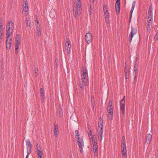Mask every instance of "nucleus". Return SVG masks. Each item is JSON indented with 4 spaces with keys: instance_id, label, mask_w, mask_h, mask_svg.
I'll use <instances>...</instances> for the list:
<instances>
[{
    "instance_id": "63",
    "label": "nucleus",
    "mask_w": 158,
    "mask_h": 158,
    "mask_svg": "<svg viewBox=\"0 0 158 158\" xmlns=\"http://www.w3.org/2000/svg\"><path fill=\"white\" fill-rule=\"evenodd\" d=\"M93 2H94V0H93Z\"/></svg>"
},
{
    "instance_id": "54",
    "label": "nucleus",
    "mask_w": 158,
    "mask_h": 158,
    "mask_svg": "<svg viewBox=\"0 0 158 158\" xmlns=\"http://www.w3.org/2000/svg\"><path fill=\"white\" fill-rule=\"evenodd\" d=\"M122 150H127L126 147H121Z\"/></svg>"
},
{
    "instance_id": "29",
    "label": "nucleus",
    "mask_w": 158,
    "mask_h": 158,
    "mask_svg": "<svg viewBox=\"0 0 158 158\" xmlns=\"http://www.w3.org/2000/svg\"><path fill=\"white\" fill-rule=\"evenodd\" d=\"M103 11L104 12H105L106 11H108L107 7V6H106L105 5H104L103 6Z\"/></svg>"
},
{
    "instance_id": "5",
    "label": "nucleus",
    "mask_w": 158,
    "mask_h": 158,
    "mask_svg": "<svg viewBox=\"0 0 158 158\" xmlns=\"http://www.w3.org/2000/svg\"><path fill=\"white\" fill-rule=\"evenodd\" d=\"M27 0H23V14L25 16H27L29 10Z\"/></svg>"
},
{
    "instance_id": "45",
    "label": "nucleus",
    "mask_w": 158,
    "mask_h": 158,
    "mask_svg": "<svg viewBox=\"0 0 158 158\" xmlns=\"http://www.w3.org/2000/svg\"><path fill=\"white\" fill-rule=\"evenodd\" d=\"M35 23H37V24H36V26H37V25H38V24H39V21L38 20H35Z\"/></svg>"
},
{
    "instance_id": "25",
    "label": "nucleus",
    "mask_w": 158,
    "mask_h": 158,
    "mask_svg": "<svg viewBox=\"0 0 158 158\" xmlns=\"http://www.w3.org/2000/svg\"><path fill=\"white\" fill-rule=\"evenodd\" d=\"M79 86L80 88V90L82 91L84 90V85L82 82H80L79 83Z\"/></svg>"
},
{
    "instance_id": "43",
    "label": "nucleus",
    "mask_w": 158,
    "mask_h": 158,
    "mask_svg": "<svg viewBox=\"0 0 158 158\" xmlns=\"http://www.w3.org/2000/svg\"><path fill=\"white\" fill-rule=\"evenodd\" d=\"M152 14L150 15V14H148L147 18L150 19L152 18Z\"/></svg>"
},
{
    "instance_id": "15",
    "label": "nucleus",
    "mask_w": 158,
    "mask_h": 158,
    "mask_svg": "<svg viewBox=\"0 0 158 158\" xmlns=\"http://www.w3.org/2000/svg\"><path fill=\"white\" fill-rule=\"evenodd\" d=\"M54 133L55 136L57 137L58 134V126L57 124H54Z\"/></svg>"
},
{
    "instance_id": "55",
    "label": "nucleus",
    "mask_w": 158,
    "mask_h": 158,
    "mask_svg": "<svg viewBox=\"0 0 158 158\" xmlns=\"http://www.w3.org/2000/svg\"><path fill=\"white\" fill-rule=\"evenodd\" d=\"M2 39V38H0V44H1V40Z\"/></svg>"
},
{
    "instance_id": "36",
    "label": "nucleus",
    "mask_w": 158,
    "mask_h": 158,
    "mask_svg": "<svg viewBox=\"0 0 158 158\" xmlns=\"http://www.w3.org/2000/svg\"><path fill=\"white\" fill-rule=\"evenodd\" d=\"M136 4V2L135 1H134L132 3V8L134 9L135 8V6Z\"/></svg>"
},
{
    "instance_id": "48",
    "label": "nucleus",
    "mask_w": 158,
    "mask_h": 158,
    "mask_svg": "<svg viewBox=\"0 0 158 158\" xmlns=\"http://www.w3.org/2000/svg\"><path fill=\"white\" fill-rule=\"evenodd\" d=\"M59 114L60 115V116H62L63 115V113L61 111H60L59 112Z\"/></svg>"
},
{
    "instance_id": "40",
    "label": "nucleus",
    "mask_w": 158,
    "mask_h": 158,
    "mask_svg": "<svg viewBox=\"0 0 158 158\" xmlns=\"http://www.w3.org/2000/svg\"><path fill=\"white\" fill-rule=\"evenodd\" d=\"M147 23H150V22L151 21L152 19V18H150V19L147 18Z\"/></svg>"
},
{
    "instance_id": "30",
    "label": "nucleus",
    "mask_w": 158,
    "mask_h": 158,
    "mask_svg": "<svg viewBox=\"0 0 158 158\" xmlns=\"http://www.w3.org/2000/svg\"><path fill=\"white\" fill-rule=\"evenodd\" d=\"M91 136H89V138L90 139V141H92L93 143H94V141H96L94 139V136H92L91 137H90Z\"/></svg>"
},
{
    "instance_id": "26",
    "label": "nucleus",
    "mask_w": 158,
    "mask_h": 158,
    "mask_svg": "<svg viewBox=\"0 0 158 158\" xmlns=\"http://www.w3.org/2000/svg\"><path fill=\"white\" fill-rule=\"evenodd\" d=\"M146 27L147 29V30L148 32H149L150 31V23H146Z\"/></svg>"
},
{
    "instance_id": "58",
    "label": "nucleus",
    "mask_w": 158,
    "mask_h": 158,
    "mask_svg": "<svg viewBox=\"0 0 158 158\" xmlns=\"http://www.w3.org/2000/svg\"><path fill=\"white\" fill-rule=\"evenodd\" d=\"M135 65V67H136V63H135V64H134V65Z\"/></svg>"
},
{
    "instance_id": "28",
    "label": "nucleus",
    "mask_w": 158,
    "mask_h": 158,
    "mask_svg": "<svg viewBox=\"0 0 158 158\" xmlns=\"http://www.w3.org/2000/svg\"><path fill=\"white\" fill-rule=\"evenodd\" d=\"M3 19L2 18L0 19V29H3Z\"/></svg>"
},
{
    "instance_id": "11",
    "label": "nucleus",
    "mask_w": 158,
    "mask_h": 158,
    "mask_svg": "<svg viewBox=\"0 0 158 158\" xmlns=\"http://www.w3.org/2000/svg\"><path fill=\"white\" fill-rule=\"evenodd\" d=\"M113 108H108L107 109L108 114L107 116L108 118L110 120H112L113 118Z\"/></svg>"
},
{
    "instance_id": "57",
    "label": "nucleus",
    "mask_w": 158,
    "mask_h": 158,
    "mask_svg": "<svg viewBox=\"0 0 158 158\" xmlns=\"http://www.w3.org/2000/svg\"><path fill=\"white\" fill-rule=\"evenodd\" d=\"M27 26H30V25H28V23H27Z\"/></svg>"
},
{
    "instance_id": "39",
    "label": "nucleus",
    "mask_w": 158,
    "mask_h": 158,
    "mask_svg": "<svg viewBox=\"0 0 158 158\" xmlns=\"http://www.w3.org/2000/svg\"><path fill=\"white\" fill-rule=\"evenodd\" d=\"M3 29H0V38H2L3 34Z\"/></svg>"
},
{
    "instance_id": "23",
    "label": "nucleus",
    "mask_w": 158,
    "mask_h": 158,
    "mask_svg": "<svg viewBox=\"0 0 158 158\" xmlns=\"http://www.w3.org/2000/svg\"><path fill=\"white\" fill-rule=\"evenodd\" d=\"M37 153L38 156L43 154L41 149L40 148L37 149Z\"/></svg>"
},
{
    "instance_id": "9",
    "label": "nucleus",
    "mask_w": 158,
    "mask_h": 158,
    "mask_svg": "<svg viewBox=\"0 0 158 158\" xmlns=\"http://www.w3.org/2000/svg\"><path fill=\"white\" fill-rule=\"evenodd\" d=\"M137 31V29L136 28L132 27L131 31V33H130L129 37V42H131L133 36L135 35Z\"/></svg>"
},
{
    "instance_id": "31",
    "label": "nucleus",
    "mask_w": 158,
    "mask_h": 158,
    "mask_svg": "<svg viewBox=\"0 0 158 158\" xmlns=\"http://www.w3.org/2000/svg\"><path fill=\"white\" fill-rule=\"evenodd\" d=\"M94 152V155L95 156H97L98 155V149L93 150Z\"/></svg>"
},
{
    "instance_id": "56",
    "label": "nucleus",
    "mask_w": 158,
    "mask_h": 158,
    "mask_svg": "<svg viewBox=\"0 0 158 158\" xmlns=\"http://www.w3.org/2000/svg\"><path fill=\"white\" fill-rule=\"evenodd\" d=\"M124 156L123 158H126L127 156Z\"/></svg>"
},
{
    "instance_id": "51",
    "label": "nucleus",
    "mask_w": 158,
    "mask_h": 158,
    "mask_svg": "<svg viewBox=\"0 0 158 158\" xmlns=\"http://www.w3.org/2000/svg\"><path fill=\"white\" fill-rule=\"evenodd\" d=\"M125 143V140H122V143L121 144H124Z\"/></svg>"
},
{
    "instance_id": "14",
    "label": "nucleus",
    "mask_w": 158,
    "mask_h": 158,
    "mask_svg": "<svg viewBox=\"0 0 158 158\" xmlns=\"http://www.w3.org/2000/svg\"><path fill=\"white\" fill-rule=\"evenodd\" d=\"M120 0H116V2L115 5V9L116 12L117 14H118L120 12Z\"/></svg>"
},
{
    "instance_id": "38",
    "label": "nucleus",
    "mask_w": 158,
    "mask_h": 158,
    "mask_svg": "<svg viewBox=\"0 0 158 158\" xmlns=\"http://www.w3.org/2000/svg\"><path fill=\"white\" fill-rule=\"evenodd\" d=\"M104 14L105 15V17H109V14L108 12V11H106L104 12Z\"/></svg>"
},
{
    "instance_id": "44",
    "label": "nucleus",
    "mask_w": 158,
    "mask_h": 158,
    "mask_svg": "<svg viewBox=\"0 0 158 158\" xmlns=\"http://www.w3.org/2000/svg\"><path fill=\"white\" fill-rule=\"evenodd\" d=\"M121 147H126V143L121 144Z\"/></svg>"
},
{
    "instance_id": "32",
    "label": "nucleus",
    "mask_w": 158,
    "mask_h": 158,
    "mask_svg": "<svg viewBox=\"0 0 158 158\" xmlns=\"http://www.w3.org/2000/svg\"><path fill=\"white\" fill-rule=\"evenodd\" d=\"M148 14H150V15H151L152 14V10L151 9V7L150 6L149 7V10L148 11Z\"/></svg>"
},
{
    "instance_id": "62",
    "label": "nucleus",
    "mask_w": 158,
    "mask_h": 158,
    "mask_svg": "<svg viewBox=\"0 0 158 158\" xmlns=\"http://www.w3.org/2000/svg\"><path fill=\"white\" fill-rule=\"evenodd\" d=\"M91 102H94V100H92Z\"/></svg>"
},
{
    "instance_id": "7",
    "label": "nucleus",
    "mask_w": 158,
    "mask_h": 158,
    "mask_svg": "<svg viewBox=\"0 0 158 158\" xmlns=\"http://www.w3.org/2000/svg\"><path fill=\"white\" fill-rule=\"evenodd\" d=\"M77 145L79 147L80 149V151L81 153L83 152V148L84 146L83 140L82 138H80V137H78L77 140Z\"/></svg>"
},
{
    "instance_id": "61",
    "label": "nucleus",
    "mask_w": 158,
    "mask_h": 158,
    "mask_svg": "<svg viewBox=\"0 0 158 158\" xmlns=\"http://www.w3.org/2000/svg\"><path fill=\"white\" fill-rule=\"evenodd\" d=\"M91 98H94V96L92 97Z\"/></svg>"
},
{
    "instance_id": "1",
    "label": "nucleus",
    "mask_w": 158,
    "mask_h": 158,
    "mask_svg": "<svg viewBox=\"0 0 158 158\" xmlns=\"http://www.w3.org/2000/svg\"><path fill=\"white\" fill-rule=\"evenodd\" d=\"M81 5V0H77L76 3H74L73 5V13L75 18L78 17L80 15Z\"/></svg>"
},
{
    "instance_id": "53",
    "label": "nucleus",
    "mask_w": 158,
    "mask_h": 158,
    "mask_svg": "<svg viewBox=\"0 0 158 158\" xmlns=\"http://www.w3.org/2000/svg\"><path fill=\"white\" fill-rule=\"evenodd\" d=\"M18 52V49H15V54H17Z\"/></svg>"
},
{
    "instance_id": "10",
    "label": "nucleus",
    "mask_w": 158,
    "mask_h": 158,
    "mask_svg": "<svg viewBox=\"0 0 158 158\" xmlns=\"http://www.w3.org/2000/svg\"><path fill=\"white\" fill-rule=\"evenodd\" d=\"M120 108L121 110V112L123 114H124L125 113V99H122L120 101Z\"/></svg>"
},
{
    "instance_id": "46",
    "label": "nucleus",
    "mask_w": 158,
    "mask_h": 158,
    "mask_svg": "<svg viewBox=\"0 0 158 158\" xmlns=\"http://www.w3.org/2000/svg\"><path fill=\"white\" fill-rule=\"evenodd\" d=\"M158 39V36L157 35V34H156V35L155 36V39L156 40H157Z\"/></svg>"
},
{
    "instance_id": "35",
    "label": "nucleus",
    "mask_w": 158,
    "mask_h": 158,
    "mask_svg": "<svg viewBox=\"0 0 158 158\" xmlns=\"http://www.w3.org/2000/svg\"><path fill=\"white\" fill-rule=\"evenodd\" d=\"M105 19L107 23H110V21L109 19V17H105Z\"/></svg>"
},
{
    "instance_id": "8",
    "label": "nucleus",
    "mask_w": 158,
    "mask_h": 158,
    "mask_svg": "<svg viewBox=\"0 0 158 158\" xmlns=\"http://www.w3.org/2000/svg\"><path fill=\"white\" fill-rule=\"evenodd\" d=\"M7 37V35H6V47L7 49L10 50V49L11 46L12 38L9 39L10 36Z\"/></svg>"
},
{
    "instance_id": "49",
    "label": "nucleus",
    "mask_w": 158,
    "mask_h": 158,
    "mask_svg": "<svg viewBox=\"0 0 158 158\" xmlns=\"http://www.w3.org/2000/svg\"><path fill=\"white\" fill-rule=\"evenodd\" d=\"M91 133H92L91 131L90 130L89 131V136H91V135H92Z\"/></svg>"
},
{
    "instance_id": "12",
    "label": "nucleus",
    "mask_w": 158,
    "mask_h": 158,
    "mask_svg": "<svg viewBox=\"0 0 158 158\" xmlns=\"http://www.w3.org/2000/svg\"><path fill=\"white\" fill-rule=\"evenodd\" d=\"M93 39L92 36L91 34L89 32H87L85 35V40L87 43L88 44Z\"/></svg>"
},
{
    "instance_id": "6",
    "label": "nucleus",
    "mask_w": 158,
    "mask_h": 158,
    "mask_svg": "<svg viewBox=\"0 0 158 158\" xmlns=\"http://www.w3.org/2000/svg\"><path fill=\"white\" fill-rule=\"evenodd\" d=\"M26 146L27 150V154L26 158H28L31 152L32 144L29 139L26 140Z\"/></svg>"
},
{
    "instance_id": "16",
    "label": "nucleus",
    "mask_w": 158,
    "mask_h": 158,
    "mask_svg": "<svg viewBox=\"0 0 158 158\" xmlns=\"http://www.w3.org/2000/svg\"><path fill=\"white\" fill-rule=\"evenodd\" d=\"M152 139V135L150 134H148L147 135L146 138V143L148 144H149L150 141Z\"/></svg>"
},
{
    "instance_id": "59",
    "label": "nucleus",
    "mask_w": 158,
    "mask_h": 158,
    "mask_svg": "<svg viewBox=\"0 0 158 158\" xmlns=\"http://www.w3.org/2000/svg\"><path fill=\"white\" fill-rule=\"evenodd\" d=\"M126 67V68L127 69V65H126V64H125V67Z\"/></svg>"
},
{
    "instance_id": "33",
    "label": "nucleus",
    "mask_w": 158,
    "mask_h": 158,
    "mask_svg": "<svg viewBox=\"0 0 158 158\" xmlns=\"http://www.w3.org/2000/svg\"><path fill=\"white\" fill-rule=\"evenodd\" d=\"M75 133L76 134V136L75 137L77 139V138L78 137H80V134L79 133V132L78 131L76 130L75 131Z\"/></svg>"
},
{
    "instance_id": "34",
    "label": "nucleus",
    "mask_w": 158,
    "mask_h": 158,
    "mask_svg": "<svg viewBox=\"0 0 158 158\" xmlns=\"http://www.w3.org/2000/svg\"><path fill=\"white\" fill-rule=\"evenodd\" d=\"M20 43H15V49H18Z\"/></svg>"
},
{
    "instance_id": "13",
    "label": "nucleus",
    "mask_w": 158,
    "mask_h": 158,
    "mask_svg": "<svg viewBox=\"0 0 158 158\" xmlns=\"http://www.w3.org/2000/svg\"><path fill=\"white\" fill-rule=\"evenodd\" d=\"M66 49L67 50L68 53L70 52L71 44L70 41L69 39L66 38L65 42Z\"/></svg>"
},
{
    "instance_id": "27",
    "label": "nucleus",
    "mask_w": 158,
    "mask_h": 158,
    "mask_svg": "<svg viewBox=\"0 0 158 158\" xmlns=\"http://www.w3.org/2000/svg\"><path fill=\"white\" fill-rule=\"evenodd\" d=\"M122 156H127V150H122Z\"/></svg>"
},
{
    "instance_id": "50",
    "label": "nucleus",
    "mask_w": 158,
    "mask_h": 158,
    "mask_svg": "<svg viewBox=\"0 0 158 158\" xmlns=\"http://www.w3.org/2000/svg\"><path fill=\"white\" fill-rule=\"evenodd\" d=\"M74 91H75V93H77V88H74Z\"/></svg>"
},
{
    "instance_id": "47",
    "label": "nucleus",
    "mask_w": 158,
    "mask_h": 158,
    "mask_svg": "<svg viewBox=\"0 0 158 158\" xmlns=\"http://www.w3.org/2000/svg\"><path fill=\"white\" fill-rule=\"evenodd\" d=\"M43 155H40L38 156L39 158H43Z\"/></svg>"
},
{
    "instance_id": "20",
    "label": "nucleus",
    "mask_w": 158,
    "mask_h": 158,
    "mask_svg": "<svg viewBox=\"0 0 158 158\" xmlns=\"http://www.w3.org/2000/svg\"><path fill=\"white\" fill-rule=\"evenodd\" d=\"M93 150L98 149V146L97 143L96 141H94L93 143Z\"/></svg>"
},
{
    "instance_id": "17",
    "label": "nucleus",
    "mask_w": 158,
    "mask_h": 158,
    "mask_svg": "<svg viewBox=\"0 0 158 158\" xmlns=\"http://www.w3.org/2000/svg\"><path fill=\"white\" fill-rule=\"evenodd\" d=\"M15 43H20V36L18 34H16L15 39Z\"/></svg>"
},
{
    "instance_id": "42",
    "label": "nucleus",
    "mask_w": 158,
    "mask_h": 158,
    "mask_svg": "<svg viewBox=\"0 0 158 158\" xmlns=\"http://www.w3.org/2000/svg\"><path fill=\"white\" fill-rule=\"evenodd\" d=\"M134 10V9H132L131 8V11H130V13H131V15H130V18H131L132 13H133Z\"/></svg>"
},
{
    "instance_id": "18",
    "label": "nucleus",
    "mask_w": 158,
    "mask_h": 158,
    "mask_svg": "<svg viewBox=\"0 0 158 158\" xmlns=\"http://www.w3.org/2000/svg\"><path fill=\"white\" fill-rule=\"evenodd\" d=\"M40 29L39 25L37 26L36 28V31L37 32V35L38 36H40L41 35V32L40 31Z\"/></svg>"
},
{
    "instance_id": "41",
    "label": "nucleus",
    "mask_w": 158,
    "mask_h": 158,
    "mask_svg": "<svg viewBox=\"0 0 158 158\" xmlns=\"http://www.w3.org/2000/svg\"><path fill=\"white\" fill-rule=\"evenodd\" d=\"M89 10L90 13V15H91L92 13V10L91 9V6H90V7L89 8Z\"/></svg>"
},
{
    "instance_id": "4",
    "label": "nucleus",
    "mask_w": 158,
    "mask_h": 158,
    "mask_svg": "<svg viewBox=\"0 0 158 158\" xmlns=\"http://www.w3.org/2000/svg\"><path fill=\"white\" fill-rule=\"evenodd\" d=\"M14 28V23L10 21H8L6 27V35H7V37L10 36L13 33Z\"/></svg>"
},
{
    "instance_id": "37",
    "label": "nucleus",
    "mask_w": 158,
    "mask_h": 158,
    "mask_svg": "<svg viewBox=\"0 0 158 158\" xmlns=\"http://www.w3.org/2000/svg\"><path fill=\"white\" fill-rule=\"evenodd\" d=\"M35 77H36L37 75H38V69L37 68H35Z\"/></svg>"
},
{
    "instance_id": "52",
    "label": "nucleus",
    "mask_w": 158,
    "mask_h": 158,
    "mask_svg": "<svg viewBox=\"0 0 158 158\" xmlns=\"http://www.w3.org/2000/svg\"><path fill=\"white\" fill-rule=\"evenodd\" d=\"M125 140V137L124 136H123L122 137V140Z\"/></svg>"
},
{
    "instance_id": "60",
    "label": "nucleus",
    "mask_w": 158,
    "mask_h": 158,
    "mask_svg": "<svg viewBox=\"0 0 158 158\" xmlns=\"http://www.w3.org/2000/svg\"><path fill=\"white\" fill-rule=\"evenodd\" d=\"M125 98V96H124V97H123V99H124V98Z\"/></svg>"
},
{
    "instance_id": "22",
    "label": "nucleus",
    "mask_w": 158,
    "mask_h": 158,
    "mask_svg": "<svg viewBox=\"0 0 158 158\" xmlns=\"http://www.w3.org/2000/svg\"><path fill=\"white\" fill-rule=\"evenodd\" d=\"M134 71L133 72L134 75L135 79L137 77V68L135 67V65L134 66Z\"/></svg>"
},
{
    "instance_id": "21",
    "label": "nucleus",
    "mask_w": 158,
    "mask_h": 158,
    "mask_svg": "<svg viewBox=\"0 0 158 158\" xmlns=\"http://www.w3.org/2000/svg\"><path fill=\"white\" fill-rule=\"evenodd\" d=\"M128 71H129L128 69H126V67H125V70H124V72H125V78L126 79H127L128 78L127 77L128 76Z\"/></svg>"
},
{
    "instance_id": "19",
    "label": "nucleus",
    "mask_w": 158,
    "mask_h": 158,
    "mask_svg": "<svg viewBox=\"0 0 158 158\" xmlns=\"http://www.w3.org/2000/svg\"><path fill=\"white\" fill-rule=\"evenodd\" d=\"M40 96L42 98H44V90L43 88H41L40 89Z\"/></svg>"
},
{
    "instance_id": "3",
    "label": "nucleus",
    "mask_w": 158,
    "mask_h": 158,
    "mask_svg": "<svg viewBox=\"0 0 158 158\" xmlns=\"http://www.w3.org/2000/svg\"><path fill=\"white\" fill-rule=\"evenodd\" d=\"M103 122L102 118L100 117L98 123V127L100 128L98 131V139L101 142L102 138V133L103 131Z\"/></svg>"
},
{
    "instance_id": "24",
    "label": "nucleus",
    "mask_w": 158,
    "mask_h": 158,
    "mask_svg": "<svg viewBox=\"0 0 158 158\" xmlns=\"http://www.w3.org/2000/svg\"><path fill=\"white\" fill-rule=\"evenodd\" d=\"M108 108H114L113 103L111 100H110L109 101V105L108 106Z\"/></svg>"
},
{
    "instance_id": "2",
    "label": "nucleus",
    "mask_w": 158,
    "mask_h": 158,
    "mask_svg": "<svg viewBox=\"0 0 158 158\" xmlns=\"http://www.w3.org/2000/svg\"><path fill=\"white\" fill-rule=\"evenodd\" d=\"M81 72V78L82 82L85 85H87L89 84L87 70L85 67L83 66Z\"/></svg>"
}]
</instances>
